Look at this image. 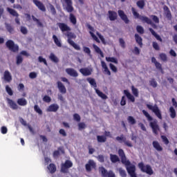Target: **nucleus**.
<instances>
[{
	"label": "nucleus",
	"mask_w": 177,
	"mask_h": 177,
	"mask_svg": "<svg viewBox=\"0 0 177 177\" xmlns=\"http://www.w3.org/2000/svg\"><path fill=\"white\" fill-rule=\"evenodd\" d=\"M118 154L121 158L122 164H124L126 166L129 175H130L131 177H138L136 176V167H135L134 165L131 164L129 160H127V158L125 157V153H124V150L119 149Z\"/></svg>",
	"instance_id": "f257e3e1"
},
{
	"label": "nucleus",
	"mask_w": 177,
	"mask_h": 177,
	"mask_svg": "<svg viewBox=\"0 0 177 177\" xmlns=\"http://www.w3.org/2000/svg\"><path fill=\"white\" fill-rule=\"evenodd\" d=\"M87 81L90 84V85H91V86H93L95 93L100 97H101V99H103V100H106V99H107V95L103 93V92L100 91V90L96 88L97 86L96 85V80H95V79L92 77H88L87 78Z\"/></svg>",
	"instance_id": "f03ea898"
},
{
	"label": "nucleus",
	"mask_w": 177,
	"mask_h": 177,
	"mask_svg": "<svg viewBox=\"0 0 177 177\" xmlns=\"http://www.w3.org/2000/svg\"><path fill=\"white\" fill-rule=\"evenodd\" d=\"M132 12L136 19H140V20H141L144 23H147V24H151V27H153V28H156V25L153 24V22H151V20H150V19H149L147 17L140 16L139 13H138L135 10V8H132Z\"/></svg>",
	"instance_id": "7ed1b4c3"
},
{
	"label": "nucleus",
	"mask_w": 177,
	"mask_h": 177,
	"mask_svg": "<svg viewBox=\"0 0 177 177\" xmlns=\"http://www.w3.org/2000/svg\"><path fill=\"white\" fill-rule=\"evenodd\" d=\"M67 37L68 44L71 45V46H73V48H74V49H75L76 50H80L81 47H80L78 44H75L74 41L71 40V39H75V38H77V36H75L74 33L68 32L67 34Z\"/></svg>",
	"instance_id": "20e7f679"
},
{
	"label": "nucleus",
	"mask_w": 177,
	"mask_h": 177,
	"mask_svg": "<svg viewBox=\"0 0 177 177\" xmlns=\"http://www.w3.org/2000/svg\"><path fill=\"white\" fill-rule=\"evenodd\" d=\"M147 107L149 109V110H151V111L154 113L158 118H159L160 120H162V116L161 115V111H160V109H158V106H157V105L147 104Z\"/></svg>",
	"instance_id": "39448f33"
},
{
	"label": "nucleus",
	"mask_w": 177,
	"mask_h": 177,
	"mask_svg": "<svg viewBox=\"0 0 177 177\" xmlns=\"http://www.w3.org/2000/svg\"><path fill=\"white\" fill-rule=\"evenodd\" d=\"M138 167L142 172H145L146 174H148V175H153V172L151 167L149 165H145L142 162L139 163Z\"/></svg>",
	"instance_id": "423d86ee"
},
{
	"label": "nucleus",
	"mask_w": 177,
	"mask_h": 177,
	"mask_svg": "<svg viewBox=\"0 0 177 177\" xmlns=\"http://www.w3.org/2000/svg\"><path fill=\"white\" fill-rule=\"evenodd\" d=\"M6 46L10 50H12V52H17L19 50V46L15 44L13 41L12 40H8L6 42Z\"/></svg>",
	"instance_id": "0eeeda50"
},
{
	"label": "nucleus",
	"mask_w": 177,
	"mask_h": 177,
	"mask_svg": "<svg viewBox=\"0 0 177 177\" xmlns=\"http://www.w3.org/2000/svg\"><path fill=\"white\" fill-rule=\"evenodd\" d=\"M100 172L103 177H115V174L113 171L107 172L104 167H100Z\"/></svg>",
	"instance_id": "6e6552de"
},
{
	"label": "nucleus",
	"mask_w": 177,
	"mask_h": 177,
	"mask_svg": "<svg viewBox=\"0 0 177 177\" xmlns=\"http://www.w3.org/2000/svg\"><path fill=\"white\" fill-rule=\"evenodd\" d=\"M73 167V162L71 160H66L65 163L62 165L61 171L62 172H68V168H71Z\"/></svg>",
	"instance_id": "1a4fd4ad"
},
{
	"label": "nucleus",
	"mask_w": 177,
	"mask_h": 177,
	"mask_svg": "<svg viewBox=\"0 0 177 177\" xmlns=\"http://www.w3.org/2000/svg\"><path fill=\"white\" fill-rule=\"evenodd\" d=\"M116 140L120 142V143H124L125 146H127L128 147H132V146H133L132 145V142L127 140V139L124 137V136H121L120 137H117Z\"/></svg>",
	"instance_id": "9d476101"
},
{
	"label": "nucleus",
	"mask_w": 177,
	"mask_h": 177,
	"mask_svg": "<svg viewBox=\"0 0 177 177\" xmlns=\"http://www.w3.org/2000/svg\"><path fill=\"white\" fill-rule=\"evenodd\" d=\"M150 127L152 128L153 133L157 135V133H158V131H160L158 124H157V120H153V121L151 122Z\"/></svg>",
	"instance_id": "9b49d317"
},
{
	"label": "nucleus",
	"mask_w": 177,
	"mask_h": 177,
	"mask_svg": "<svg viewBox=\"0 0 177 177\" xmlns=\"http://www.w3.org/2000/svg\"><path fill=\"white\" fill-rule=\"evenodd\" d=\"M80 73L85 76L91 75L93 70L91 68H84L80 70Z\"/></svg>",
	"instance_id": "f8f14e48"
},
{
	"label": "nucleus",
	"mask_w": 177,
	"mask_h": 177,
	"mask_svg": "<svg viewBox=\"0 0 177 177\" xmlns=\"http://www.w3.org/2000/svg\"><path fill=\"white\" fill-rule=\"evenodd\" d=\"M33 3L36 6L38 7V9L39 10H41V12H45L46 10V8H45V6H44V3H42L41 1L38 0H33Z\"/></svg>",
	"instance_id": "ddd939ff"
},
{
	"label": "nucleus",
	"mask_w": 177,
	"mask_h": 177,
	"mask_svg": "<svg viewBox=\"0 0 177 177\" xmlns=\"http://www.w3.org/2000/svg\"><path fill=\"white\" fill-rule=\"evenodd\" d=\"M101 66L104 70V74H106L107 75H111V72H110V70H109V67H107V64L104 61H101Z\"/></svg>",
	"instance_id": "4468645a"
},
{
	"label": "nucleus",
	"mask_w": 177,
	"mask_h": 177,
	"mask_svg": "<svg viewBox=\"0 0 177 177\" xmlns=\"http://www.w3.org/2000/svg\"><path fill=\"white\" fill-rule=\"evenodd\" d=\"M58 27L60 28L61 31H62V32H64V31H70V27H68V26H67V24H63V23H59L57 24Z\"/></svg>",
	"instance_id": "2eb2a0df"
},
{
	"label": "nucleus",
	"mask_w": 177,
	"mask_h": 177,
	"mask_svg": "<svg viewBox=\"0 0 177 177\" xmlns=\"http://www.w3.org/2000/svg\"><path fill=\"white\" fill-rule=\"evenodd\" d=\"M96 167V163L92 160L88 161V163L86 165V171H89L92 169V168H95Z\"/></svg>",
	"instance_id": "dca6fc26"
},
{
	"label": "nucleus",
	"mask_w": 177,
	"mask_h": 177,
	"mask_svg": "<svg viewBox=\"0 0 177 177\" xmlns=\"http://www.w3.org/2000/svg\"><path fill=\"white\" fill-rule=\"evenodd\" d=\"M57 110H59V105H57V104H51L47 109V111L53 113H55V111H57Z\"/></svg>",
	"instance_id": "f3484780"
},
{
	"label": "nucleus",
	"mask_w": 177,
	"mask_h": 177,
	"mask_svg": "<svg viewBox=\"0 0 177 177\" xmlns=\"http://www.w3.org/2000/svg\"><path fill=\"white\" fill-rule=\"evenodd\" d=\"M66 72L68 75H71V77H78V73L73 68H66Z\"/></svg>",
	"instance_id": "a211bd4d"
},
{
	"label": "nucleus",
	"mask_w": 177,
	"mask_h": 177,
	"mask_svg": "<svg viewBox=\"0 0 177 177\" xmlns=\"http://www.w3.org/2000/svg\"><path fill=\"white\" fill-rule=\"evenodd\" d=\"M57 86H58V89H59V92H61V93H66L67 92V89L66 88V86H64V85H63L62 82H58Z\"/></svg>",
	"instance_id": "6ab92c4d"
},
{
	"label": "nucleus",
	"mask_w": 177,
	"mask_h": 177,
	"mask_svg": "<svg viewBox=\"0 0 177 177\" xmlns=\"http://www.w3.org/2000/svg\"><path fill=\"white\" fill-rule=\"evenodd\" d=\"M3 77L5 81H6L7 82H10V81H12V75L10 74V72H9V71H6L4 72Z\"/></svg>",
	"instance_id": "aec40b11"
},
{
	"label": "nucleus",
	"mask_w": 177,
	"mask_h": 177,
	"mask_svg": "<svg viewBox=\"0 0 177 177\" xmlns=\"http://www.w3.org/2000/svg\"><path fill=\"white\" fill-rule=\"evenodd\" d=\"M124 93L127 96V99H129V100L132 102H135V97H133V95H132V94H131L128 90H124Z\"/></svg>",
	"instance_id": "412c9836"
},
{
	"label": "nucleus",
	"mask_w": 177,
	"mask_h": 177,
	"mask_svg": "<svg viewBox=\"0 0 177 177\" xmlns=\"http://www.w3.org/2000/svg\"><path fill=\"white\" fill-rule=\"evenodd\" d=\"M8 103L11 109H12V110H17V109H19L17 104H16V102H15L13 100H8Z\"/></svg>",
	"instance_id": "4be33fe9"
},
{
	"label": "nucleus",
	"mask_w": 177,
	"mask_h": 177,
	"mask_svg": "<svg viewBox=\"0 0 177 177\" xmlns=\"http://www.w3.org/2000/svg\"><path fill=\"white\" fill-rule=\"evenodd\" d=\"M118 15L122 20L124 21L125 23H128L129 21L128 20V17L125 15V13L122 10L118 11Z\"/></svg>",
	"instance_id": "5701e85b"
},
{
	"label": "nucleus",
	"mask_w": 177,
	"mask_h": 177,
	"mask_svg": "<svg viewBox=\"0 0 177 177\" xmlns=\"http://www.w3.org/2000/svg\"><path fill=\"white\" fill-rule=\"evenodd\" d=\"M89 30H91V31L89 32V33L91 34L92 38L94 39V41H96V42H100V41L99 40V39H97V37H96V35H95L94 30H93V28L91 26H88Z\"/></svg>",
	"instance_id": "b1692460"
},
{
	"label": "nucleus",
	"mask_w": 177,
	"mask_h": 177,
	"mask_svg": "<svg viewBox=\"0 0 177 177\" xmlns=\"http://www.w3.org/2000/svg\"><path fill=\"white\" fill-rule=\"evenodd\" d=\"M64 2L66 3V10L67 12H71L73 11V6L71 3V0H64Z\"/></svg>",
	"instance_id": "393cba45"
},
{
	"label": "nucleus",
	"mask_w": 177,
	"mask_h": 177,
	"mask_svg": "<svg viewBox=\"0 0 177 177\" xmlns=\"http://www.w3.org/2000/svg\"><path fill=\"white\" fill-rule=\"evenodd\" d=\"M106 60L110 63H114L115 64H118V59L114 57H106Z\"/></svg>",
	"instance_id": "a878e982"
},
{
	"label": "nucleus",
	"mask_w": 177,
	"mask_h": 177,
	"mask_svg": "<svg viewBox=\"0 0 177 177\" xmlns=\"http://www.w3.org/2000/svg\"><path fill=\"white\" fill-rule=\"evenodd\" d=\"M153 147L157 151H162V147L160 145V143L157 141H153Z\"/></svg>",
	"instance_id": "bb28decb"
},
{
	"label": "nucleus",
	"mask_w": 177,
	"mask_h": 177,
	"mask_svg": "<svg viewBox=\"0 0 177 177\" xmlns=\"http://www.w3.org/2000/svg\"><path fill=\"white\" fill-rule=\"evenodd\" d=\"M109 19L113 21L117 19V12L113 11H109Z\"/></svg>",
	"instance_id": "cd10ccee"
},
{
	"label": "nucleus",
	"mask_w": 177,
	"mask_h": 177,
	"mask_svg": "<svg viewBox=\"0 0 177 177\" xmlns=\"http://www.w3.org/2000/svg\"><path fill=\"white\" fill-rule=\"evenodd\" d=\"M7 10L10 13V15H12V16H14L15 17H19V13H17L16 10L10 8H7Z\"/></svg>",
	"instance_id": "c85d7f7f"
},
{
	"label": "nucleus",
	"mask_w": 177,
	"mask_h": 177,
	"mask_svg": "<svg viewBox=\"0 0 177 177\" xmlns=\"http://www.w3.org/2000/svg\"><path fill=\"white\" fill-rule=\"evenodd\" d=\"M17 104L19 106H26L27 105V100L25 98H19L17 100Z\"/></svg>",
	"instance_id": "c756f323"
},
{
	"label": "nucleus",
	"mask_w": 177,
	"mask_h": 177,
	"mask_svg": "<svg viewBox=\"0 0 177 177\" xmlns=\"http://www.w3.org/2000/svg\"><path fill=\"white\" fill-rule=\"evenodd\" d=\"M93 46L95 52L97 53H99V55H100L101 57H104V55L103 54V52H102V50H100V48L97 46L93 44Z\"/></svg>",
	"instance_id": "7c9ffc66"
},
{
	"label": "nucleus",
	"mask_w": 177,
	"mask_h": 177,
	"mask_svg": "<svg viewBox=\"0 0 177 177\" xmlns=\"http://www.w3.org/2000/svg\"><path fill=\"white\" fill-rule=\"evenodd\" d=\"M63 153H64V149L62 147H59L58 149V151H54L53 156L54 157H57L59 154H63Z\"/></svg>",
	"instance_id": "2f4dec72"
},
{
	"label": "nucleus",
	"mask_w": 177,
	"mask_h": 177,
	"mask_svg": "<svg viewBox=\"0 0 177 177\" xmlns=\"http://www.w3.org/2000/svg\"><path fill=\"white\" fill-rule=\"evenodd\" d=\"M169 113L171 118H175V117H176V111L174 107L171 106L169 108Z\"/></svg>",
	"instance_id": "473e14b6"
},
{
	"label": "nucleus",
	"mask_w": 177,
	"mask_h": 177,
	"mask_svg": "<svg viewBox=\"0 0 177 177\" xmlns=\"http://www.w3.org/2000/svg\"><path fill=\"white\" fill-rule=\"evenodd\" d=\"M149 31H151L152 35H154L155 38H156L158 41H160V42L162 41V39H161L160 35H157V33H156V32H154V30L152 28H149Z\"/></svg>",
	"instance_id": "72a5a7b5"
},
{
	"label": "nucleus",
	"mask_w": 177,
	"mask_h": 177,
	"mask_svg": "<svg viewBox=\"0 0 177 177\" xmlns=\"http://www.w3.org/2000/svg\"><path fill=\"white\" fill-rule=\"evenodd\" d=\"M48 171L50 172V174H53V172H56V167L53 164H50L48 167Z\"/></svg>",
	"instance_id": "f704fd0d"
},
{
	"label": "nucleus",
	"mask_w": 177,
	"mask_h": 177,
	"mask_svg": "<svg viewBox=\"0 0 177 177\" xmlns=\"http://www.w3.org/2000/svg\"><path fill=\"white\" fill-rule=\"evenodd\" d=\"M53 39L54 40L55 44L57 45V46H59V48L62 46V43L60 42V40L56 37V35L53 36Z\"/></svg>",
	"instance_id": "c9c22d12"
},
{
	"label": "nucleus",
	"mask_w": 177,
	"mask_h": 177,
	"mask_svg": "<svg viewBox=\"0 0 177 177\" xmlns=\"http://www.w3.org/2000/svg\"><path fill=\"white\" fill-rule=\"evenodd\" d=\"M49 57H50V60H52V62H54V63H57V62H59V59L53 53H50Z\"/></svg>",
	"instance_id": "e433bc0d"
},
{
	"label": "nucleus",
	"mask_w": 177,
	"mask_h": 177,
	"mask_svg": "<svg viewBox=\"0 0 177 177\" xmlns=\"http://www.w3.org/2000/svg\"><path fill=\"white\" fill-rule=\"evenodd\" d=\"M131 91L133 95H134L136 97H138L139 96V91L138 90V88H135V86H131Z\"/></svg>",
	"instance_id": "4c0bfd02"
},
{
	"label": "nucleus",
	"mask_w": 177,
	"mask_h": 177,
	"mask_svg": "<svg viewBox=\"0 0 177 177\" xmlns=\"http://www.w3.org/2000/svg\"><path fill=\"white\" fill-rule=\"evenodd\" d=\"M110 157H111V161H112L113 162H117L120 161V158H118V156H117L116 155L111 154Z\"/></svg>",
	"instance_id": "58836bf2"
},
{
	"label": "nucleus",
	"mask_w": 177,
	"mask_h": 177,
	"mask_svg": "<svg viewBox=\"0 0 177 177\" xmlns=\"http://www.w3.org/2000/svg\"><path fill=\"white\" fill-rule=\"evenodd\" d=\"M127 121L131 125H134V124H136V120L132 116H129L127 118Z\"/></svg>",
	"instance_id": "ea45409f"
},
{
	"label": "nucleus",
	"mask_w": 177,
	"mask_h": 177,
	"mask_svg": "<svg viewBox=\"0 0 177 177\" xmlns=\"http://www.w3.org/2000/svg\"><path fill=\"white\" fill-rule=\"evenodd\" d=\"M97 142H100V143H103L104 142H106V136H98L97 137Z\"/></svg>",
	"instance_id": "a19ab883"
},
{
	"label": "nucleus",
	"mask_w": 177,
	"mask_h": 177,
	"mask_svg": "<svg viewBox=\"0 0 177 177\" xmlns=\"http://www.w3.org/2000/svg\"><path fill=\"white\" fill-rule=\"evenodd\" d=\"M136 41L138 44H140V46H142V37H140L138 34L135 35Z\"/></svg>",
	"instance_id": "79ce46f5"
},
{
	"label": "nucleus",
	"mask_w": 177,
	"mask_h": 177,
	"mask_svg": "<svg viewBox=\"0 0 177 177\" xmlns=\"http://www.w3.org/2000/svg\"><path fill=\"white\" fill-rule=\"evenodd\" d=\"M142 113H143L144 115H145V117H147L148 121H152L153 120V118H151L150 116V114H149V113H147V111H146L145 110H142Z\"/></svg>",
	"instance_id": "37998d69"
},
{
	"label": "nucleus",
	"mask_w": 177,
	"mask_h": 177,
	"mask_svg": "<svg viewBox=\"0 0 177 177\" xmlns=\"http://www.w3.org/2000/svg\"><path fill=\"white\" fill-rule=\"evenodd\" d=\"M137 6L140 8V9H143L145 6V1L143 0H140L137 2Z\"/></svg>",
	"instance_id": "c03bdc74"
},
{
	"label": "nucleus",
	"mask_w": 177,
	"mask_h": 177,
	"mask_svg": "<svg viewBox=\"0 0 177 177\" xmlns=\"http://www.w3.org/2000/svg\"><path fill=\"white\" fill-rule=\"evenodd\" d=\"M70 20L71 23H73V24H77V19H75V17L73 15V14L70 15Z\"/></svg>",
	"instance_id": "a18cd8bd"
},
{
	"label": "nucleus",
	"mask_w": 177,
	"mask_h": 177,
	"mask_svg": "<svg viewBox=\"0 0 177 177\" xmlns=\"http://www.w3.org/2000/svg\"><path fill=\"white\" fill-rule=\"evenodd\" d=\"M35 109V111H36V113H37L38 114H39L40 115H41L42 114V110H41V108H39V106H38V105H35L34 106Z\"/></svg>",
	"instance_id": "49530a36"
},
{
	"label": "nucleus",
	"mask_w": 177,
	"mask_h": 177,
	"mask_svg": "<svg viewBox=\"0 0 177 177\" xmlns=\"http://www.w3.org/2000/svg\"><path fill=\"white\" fill-rule=\"evenodd\" d=\"M48 8L53 15H56V9H55V7L53 5L49 4Z\"/></svg>",
	"instance_id": "de8ad7c7"
},
{
	"label": "nucleus",
	"mask_w": 177,
	"mask_h": 177,
	"mask_svg": "<svg viewBox=\"0 0 177 177\" xmlns=\"http://www.w3.org/2000/svg\"><path fill=\"white\" fill-rule=\"evenodd\" d=\"M118 171L120 172V176H122V177H127V172H125V170L122 169L121 168H120L118 169Z\"/></svg>",
	"instance_id": "09e8293b"
},
{
	"label": "nucleus",
	"mask_w": 177,
	"mask_h": 177,
	"mask_svg": "<svg viewBox=\"0 0 177 177\" xmlns=\"http://www.w3.org/2000/svg\"><path fill=\"white\" fill-rule=\"evenodd\" d=\"M109 67H110L111 70L112 71H113V73H117L118 69H117L116 66H114V64H109Z\"/></svg>",
	"instance_id": "8fccbe9b"
},
{
	"label": "nucleus",
	"mask_w": 177,
	"mask_h": 177,
	"mask_svg": "<svg viewBox=\"0 0 177 177\" xmlns=\"http://www.w3.org/2000/svg\"><path fill=\"white\" fill-rule=\"evenodd\" d=\"M52 100V99L50 98V97L48 96V95H45L43 97V101L46 102V103H50V101Z\"/></svg>",
	"instance_id": "3c124183"
},
{
	"label": "nucleus",
	"mask_w": 177,
	"mask_h": 177,
	"mask_svg": "<svg viewBox=\"0 0 177 177\" xmlns=\"http://www.w3.org/2000/svg\"><path fill=\"white\" fill-rule=\"evenodd\" d=\"M6 91L8 93V95H10V96H12V95H13V92L12 91V88H10V87H9V86H6Z\"/></svg>",
	"instance_id": "603ef678"
},
{
	"label": "nucleus",
	"mask_w": 177,
	"mask_h": 177,
	"mask_svg": "<svg viewBox=\"0 0 177 177\" xmlns=\"http://www.w3.org/2000/svg\"><path fill=\"white\" fill-rule=\"evenodd\" d=\"M1 132L3 135H6V133H8V128L5 126L2 127L1 128Z\"/></svg>",
	"instance_id": "864d4df0"
},
{
	"label": "nucleus",
	"mask_w": 177,
	"mask_h": 177,
	"mask_svg": "<svg viewBox=\"0 0 177 177\" xmlns=\"http://www.w3.org/2000/svg\"><path fill=\"white\" fill-rule=\"evenodd\" d=\"M39 62L40 63H44L46 66H48V63L46 62V59L42 57H39Z\"/></svg>",
	"instance_id": "5fc2aeb1"
},
{
	"label": "nucleus",
	"mask_w": 177,
	"mask_h": 177,
	"mask_svg": "<svg viewBox=\"0 0 177 177\" xmlns=\"http://www.w3.org/2000/svg\"><path fill=\"white\" fill-rule=\"evenodd\" d=\"M78 127L80 131L82 130V129H85V128H86V125L84 124V123H79L78 124Z\"/></svg>",
	"instance_id": "6e6d98bb"
},
{
	"label": "nucleus",
	"mask_w": 177,
	"mask_h": 177,
	"mask_svg": "<svg viewBox=\"0 0 177 177\" xmlns=\"http://www.w3.org/2000/svg\"><path fill=\"white\" fill-rule=\"evenodd\" d=\"M164 10H166V13H167V16L168 19H171V12L168 10V7L165 6Z\"/></svg>",
	"instance_id": "4d7b16f0"
},
{
	"label": "nucleus",
	"mask_w": 177,
	"mask_h": 177,
	"mask_svg": "<svg viewBox=\"0 0 177 177\" xmlns=\"http://www.w3.org/2000/svg\"><path fill=\"white\" fill-rule=\"evenodd\" d=\"M137 31L138 32H139L140 34H143L144 32V30L143 28L140 26H137Z\"/></svg>",
	"instance_id": "13d9d810"
},
{
	"label": "nucleus",
	"mask_w": 177,
	"mask_h": 177,
	"mask_svg": "<svg viewBox=\"0 0 177 177\" xmlns=\"http://www.w3.org/2000/svg\"><path fill=\"white\" fill-rule=\"evenodd\" d=\"M150 85H151V86H153V88L157 87V82L154 80H151L150 81Z\"/></svg>",
	"instance_id": "bf43d9fd"
},
{
	"label": "nucleus",
	"mask_w": 177,
	"mask_h": 177,
	"mask_svg": "<svg viewBox=\"0 0 177 177\" xmlns=\"http://www.w3.org/2000/svg\"><path fill=\"white\" fill-rule=\"evenodd\" d=\"M161 138H162V140L164 142L165 145H168V143H169L168 138H167L165 136H162Z\"/></svg>",
	"instance_id": "052dcab7"
},
{
	"label": "nucleus",
	"mask_w": 177,
	"mask_h": 177,
	"mask_svg": "<svg viewBox=\"0 0 177 177\" xmlns=\"http://www.w3.org/2000/svg\"><path fill=\"white\" fill-rule=\"evenodd\" d=\"M73 118L75 121H81V117L77 113L73 115Z\"/></svg>",
	"instance_id": "680f3d73"
},
{
	"label": "nucleus",
	"mask_w": 177,
	"mask_h": 177,
	"mask_svg": "<svg viewBox=\"0 0 177 177\" xmlns=\"http://www.w3.org/2000/svg\"><path fill=\"white\" fill-rule=\"evenodd\" d=\"M151 17L155 23H159L160 20L158 19V17H157V16L151 15Z\"/></svg>",
	"instance_id": "e2e57ef3"
},
{
	"label": "nucleus",
	"mask_w": 177,
	"mask_h": 177,
	"mask_svg": "<svg viewBox=\"0 0 177 177\" xmlns=\"http://www.w3.org/2000/svg\"><path fill=\"white\" fill-rule=\"evenodd\" d=\"M23 62V57H21L20 55H19L17 57V64H20Z\"/></svg>",
	"instance_id": "0e129e2a"
},
{
	"label": "nucleus",
	"mask_w": 177,
	"mask_h": 177,
	"mask_svg": "<svg viewBox=\"0 0 177 177\" xmlns=\"http://www.w3.org/2000/svg\"><path fill=\"white\" fill-rule=\"evenodd\" d=\"M29 77L32 79L37 78V73L35 72H32L29 74Z\"/></svg>",
	"instance_id": "69168bd1"
},
{
	"label": "nucleus",
	"mask_w": 177,
	"mask_h": 177,
	"mask_svg": "<svg viewBox=\"0 0 177 177\" xmlns=\"http://www.w3.org/2000/svg\"><path fill=\"white\" fill-rule=\"evenodd\" d=\"M160 57L163 62L167 61V55L165 54H160Z\"/></svg>",
	"instance_id": "338daca9"
},
{
	"label": "nucleus",
	"mask_w": 177,
	"mask_h": 177,
	"mask_svg": "<svg viewBox=\"0 0 177 177\" xmlns=\"http://www.w3.org/2000/svg\"><path fill=\"white\" fill-rule=\"evenodd\" d=\"M21 32H22V34H27V32H28L27 28L24 26H21Z\"/></svg>",
	"instance_id": "774afa93"
}]
</instances>
